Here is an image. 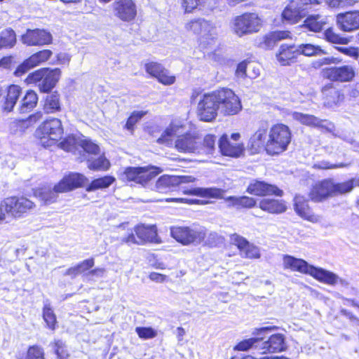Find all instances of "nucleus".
I'll use <instances>...</instances> for the list:
<instances>
[{
    "instance_id": "36",
    "label": "nucleus",
    "mask_w": 359,
    "mask_h": 359,
    "mask_svg": "<svg viewBox=\"0 0 359 359\" xmlns=\"http://www.w3.org/2000/svg\"><path fill=\"white\" fill-rule=\"evenodd\" d=\"M21 94V88L19 86L11 85L8 87V94L4 105L5 110L11 111Z\"/></svg>"
},
{
    "instance_id": "27",
    "label": "nucleus",
    "mask_w": 359,
    "mask_h": 359,
    "mask_svg": "<svg viewBox=\"0 0 359 359\" xmlns=\"http://www.w3.org/2000/svg\"><path fill=\"white\" fill-rule=\"evenodd\" d=\"M191 177H177L163 175L156 181L154 188L153 189L159 193H166L170 189L171 187L177 185L181 182H188L187 179Z\"/></svg>"
},
{
    "instance_id": "29",
    "label": "nucleus",
    "mask_w": 359,
    "mask_h": 359,
    "mask_svg": "<svg viewBox=\"0 0 359 359\" xmlns=\"http://www.w3.org/2000/svg\"><path fill=\"white\" fill-rule=\"evenodd\" d=\"M61 76V71L58 68L53 69L45 68L44 75L41 83H39V90L43 93H47L51 90Z\"/></svg>"
},
{
    "instance_id": "31",
    "label": "nucleus",
    "mask_w": 359,
    "mask_h": 359,
    "mask_svg": "<svg viewBox=\"0 0 359 359\" xmlns=\"http://www.w3.org/2000/svg\"><path fill=\"white\" fill-rule=\"evenodd\" d=\"M259 207L264 211L271 214L282 213L286 210V205L283 201L264 198L260 201Z\"/></svg>"
},
{
    "instance_id": "52",
    "label": "nucleus",
    "mask_w": 359,
    "mask_h": 359,
    "mask_svg": "<svg viewBox=\"0 0 359 359\" xmlns=\"http://www.w3.org/2000/svg\"><path fill=\"white\" fill-rule=\"evenodd\" d=\"M223 242L224 238L222 236H219L215 231H208L207 230L206 238H205V240L202 243L210 246H216L217 245L222 243Z\"/></svg>"
},
{
    "instance_id": "12",
    "label": "nucleus",
    "mask_w": 359,
    "mask_h": 359,
    "mask_svg": "<svg viewBox=\"0 0 359 359\" xmlns=\"http://www.w3.org/2000/svg\"><path fill=\"white\" fill-rule=\"evenodd\" d=\"M321 74L325 79L341 83L351 81L355 76V69L351 65L324 68Z\"/></svg>"
},
{
    "instance_id": "49",
    "label": "nucleus",
    "mask_w": 359,
    "mask_h": 359,
    "mask_svg": "<svg viewBox=\"0 0 359 359\" xmlns=\"http://www.w3.org/2000/svg\"><path fill=\"white\" fill-rule=\"evenodd\" d=\"M79 140L80 139H76L74 136H69L60 143V147L67 151L75 152L79 149Z\"/></svg>"
},
{
    "instance_id": "64",
    "label": "nucleus",
    "mask_w": 359,
    "mask_h": 359,
    "mask_svg": "<svg viewBox=\"0 0 359 359\" xmlns=\"http://www.w3.org/2000/svg\"><path fill=\"white\" fill-rule=\"evenodd\" d=\"M94 259L93 258L85 259L77 264L81 273L86 272L94 266Z\"/></svg>"
},
{
    "instance_id": "43",
    "label": "nucleus",
    "mask_w": 359,
    "mask_h": 359,
    "mask_svg": "<svg viewBox=\"0 0 359 359\" xmlns=\"http://www.w3.org/2000/svg\"><path fill=\"white\" fill-rule=\"evenodd\" d=\"M59 192L55 191V188L53 190L49 188H41L36 191L35 194L46 204L53 203L56 201L57 194Z\"/></svg>"
},
{
    "instance_id": "18",
    "label": "nucleus",
    "mask_w": 359,
    "mask_h": 359,
    "mask_svg": "<svg viewBox=\"0 0 359 359\" xmlns=\"http://www.w3.org/2000/svg\"><path fill=\"white\" fill-rule=\"evenodd\" d=\"M260 354L267 353L281 352L286 349L285 336L282 334H274L270 336L267 340L260 339Z\"/></svg>"
},
{
    "instance_id": "38",
    "label": "nucleus",
    "mask_w": 359,
    "mask_h": 359,
    "mask_svg": "<svg viewBox=\"0 0 359 359\" xmlns=\"http://www.w3.org/2000/svg\"><path fill=\"white\" fill-rule=\"evenodd\" d=\"M226 201L230 202L229 206L239 208H250L256 205V201L251 197L248 196H229L225 199Z\"/></svg>"
},
{
    "instance_id": "45",
    "label": "nucleus",
    "mask_w": 359,
    "mask_h": 359,
    "mask_svg": "<svg viewBox=\"0 0 359 359\" xmlns=\"http://www.w3.org/2000/svg\"><path fill=\"white\" fill-rule=\"evenodd\" d=\"M16 42L15 34L12 29H5L0 33V48L13 47Z\"/></svg>"
},
{
    "instance_id": "59",
    "label": "nucleus",
    "mask_w": 359,
    "mask_h": 359,
    "mask_svg": "<svg viewBox=\"0 0 359 359\" xmlns=\"http://www.w3.org/2000/svg\"><path fill=\"white\" fill-rule=\"evenodd\" d=\"M205 0H183L182 7L184 8L185 12L191 13L201 6Z\"/></svg>"
},
{
    "instance_id": "11",
    "label": "nucleus",
    "mask_w": 359,
    "mask_h": 359,
    "mask_svg": "<svg viewBox=\"0 0 359 359\" xmlns=\"http://www.w3.org/2000/svg\"><path fill=\"white\" fill-rule=\"evenodd\" d=\"M6 213L15 217H20L34 207V203L25 197H9L1 202Z\"/></svg>"
},
{
    "instance_id": "60",
    "label": "nucleus",
    "mask_w": 359,
    "mask_h": 359,
    "mask_svg": "<svg viewBox=\"0 0 359 359\" xmlns=\"http://www.w3.org/2000/svg\"><path fill=\"white\" fill-rule=\"evenodd\" d=\"M358 0H326L327 4L332 8L351 6Z\"/></svg>"
},
{
    "instance_id": "51",
    "label": "nucleus",
    "mask_w": 359,
    "mask_h": 359,
    "mask_svg": "<svg viewBox=\"0 0 359 359\" xmlns=\"http://www.w3.org/2000/svg\"><path fill=\"white\" fill-rule=\"evenodd\" d=\"M147 114V111H135L132 113L130 117L128 118L127 122L126 123L125 128L130 130L133 131L134 129V126L145 115Z\"/></svg>"
},
{
    "instance_id": "42",
    "label": "nucleus",
    "mask_w": 359,
    "mask_h": 359,
    "mask_svg": "<svg viewBox=\"0 0 359 359\" xmlns=\"http://www.w3.org/2000/svg\"><path fill=\"white\" fill-rule=\"evenodd\" d=\"M52 54L53 53L50 50H41L31 55L28 58V63L29 62L32 67H35L47 61L51 57Z\"/></svg>"
},
{
    "instance_id": "21",
    "label": "nucleus",
    "mask_w": 359,
    "mask_h": 359,
    "mask_svg": "<svg viewBox=\"0 0 359 359\" xmlns=\"http://www.w3.org/2000/svg\"><path fill=\"white\" fill-rule=\"evenodd\" d=\"M247 192L250 194L264 196L274 194L281 196L283 191L277 187L266 183L263 181L253 180L247 188Z\"/></svg>"
},
{
    "instance_id": "28",
    "label": "nucleus",
    "mask_w": 359,
    "mask_h": 359,
    "mask_svg": "<svg viewBox=\"0 0 359 359\" xmlns=\"http://www.w3.org/2000/svg\"><path fill=\"white\" fill-rule=\"evenodd\" d=\"M219 149L222 155L231 157H238L243 151V145L238 143H231L227 135H223L219 140Z\"/></svg>"
},
{
    "instance_id": "4",
    "label": "nucleus",
    "mask_w": 359,
    "mask_h": 359,
    "mask_svg": "<svg viewBox=\"0 0 359 359\" xmlns=\"http://www.w3.org/2000/svg\"><path fill=\"white\" fill-rule=\"evenodd\" d=\"M262 26V20L255 13H245L236 16L231 21V28L239 37L258 32Z\"/></svg>"
},
{
    "instance_id": "56",
    "label": "nucleus",
    "mask_w": 359,
    "mask_h": 359,
    "mask_svg": "<svg viewBox=\"0 0 359 359\" xmlns=\"http://www.w3.org/2000/svg\"><path fill=\"white\" fill-rule=\"evenodd\" d=\"M44 72L45 68H42L29 74L26 79L27 83L29 84L41 83Z\"/></svg>"
},
{
    "instance_id": "10",
    "label": "nucleus",
    "mask_w": 359,
    "mask_h": 359,
    "mask_svg": "<svg viewBox=\"0 0 359 359\" xmlns=\"http://www.w3.org/2000/svg\"><path fill=\"white\" fill-rule=\"evenodd\" d=\"M219 108L214 91L205 94L199 100L197 105V116L201 121L210 122L217 116Z\"/></svg>"
},
{
    "instance_id": "40",
    "label": "nucleus",
    "mask_w": 359,
    "mask_h": 359,
    "mask_svg": "<svg viewBox=\"0 0 359 359\" xmlns=\"http://www.w3.org/2000/svg\"><path fill=\"white\" fill-rule=\"evenodd\" d=\"M60 109L59 95L55 93L47 95L43 107L44 111L47 114H52L60 111Z\"/></svg>"
},
{
    "instance_id": "54",
    "label": "nucleus",
    "mask_w": 359,
    "mask_h": 359,
    "mask_svg": "<svg viewBox=\"0 0 359 359\" xmlns=\"http://www.w3.org/2000/svg\"><path fill=\"white\" fill-rule=\"evenodd\" d=\"M53 348L58 359H67L68 351L65 344L61 340H56L53 344Z\"/></svg>"
},
{
    "instance_id": "55",
    "label": "nucleus",
    "mask_w": 359,
    "mask_h": 359,
    "mask_svg": "<svg viewBox=\"0 0 359 359\" xmlns=\"http://www.w3.org/2000/svg\"><path fill=\"white\" fill-rule=\"evenodd\" d=\"M164 67L158 62H151L145 65V70L151 76L157 78Z\"/></svg>"
},
{
    "instance_id": "5",
    "label": "nucleus",
    "mask_w": 359,
    "mask_h": 359,
    "mask_svg": "<svg viewBox=\"0 0 359 359\" xmlns=\"http://www.w3.org/2000/svg\"><path fill=\"white\" fill-rule=\"evenodd\" d=\"M214 93L219 111L224 116H233L242 110L241 100L232 90L222 88Z\"/></svg>"
},
{
    "instance_id": "61",
    "label": "nucleus",
    "mask_w": 359,
    "mask_h": 359,
    "mask_svg": "<svg viewBox=\"0 0 359 359\" xmlns=\"http://www.w3.org/2000/svg\"><path fill=\"white\" fill-rule=\"evenodd\" d=\"M337 49L339 52L355 59H357L359 56L358 49L354 47H337Z\"/></svg>"
},
{
    "instance_id": "3",
    "label": "nucleus",
    "mask_w": 359,
    "mask_h": 359,
    "mask_svg": "<svg viewBox=\"0 0 359 359\" xmlns=\"http://www.w3.org/2000/svg\"><path fill=\"white\" fill-rule=\"evenodd\" d=\"M171 236L183 245H198L205 240L207 229L201 226H175L170 228Z\"/></svg>"
},
{
    "instance_id": "39",
    "label": "nucleus",
    "mask_w": 359,
    "mask_h": 359,
    "mask_svg": "<svg viewBox=\"0 0 359 359\" xmlns=\"http://www.w3.org/2000/svg\"><path fill=\"white\" fill-rule=\"evenodd\" d=\"M38 101V96L33 90L27 91L21 101L20 111L21 113H26L36 107Z\"/></svg>"
},
{
    "instance_id": "46",
    "label": "nucleus",
    "mask_w": 359,
    "mask_h": 359,
    "mask_svg": "<svg viewBox=\"0 0 359 359\" xmlns=\"http://www.w3.org/2000/svg\"><path fill=\"white\" fill-rule=\"evenodd\" d=\"M259 342H260L259 338H250L245 339L238 343L235 348L242 351H248L250 348H253L257 350L258 353H260V346Z\"/></svg>"
},
{
    "instance_id": "35",
    "label": "nucleus",
    "mask_w": 359,
    "mask_h": 359,
    "mask_svg": "<svg viewBox=\"0 0 359 359\" xmlns=\"http://www.w3.org/2000/svg\"><path fill=\"white\" fill-rule=\"evenodd\" d=\"M83 160H86L88 168L93 170L104 171L107 170L110 167L109 160L103 156L98 157L97 159H93V156L91 158H87L84 156Z\"/></svg>"
},
{
    "instance_id": "13",
    "label": "nucleus",
    "mask_w": 359,
    "mask_h": 359,
    "mask_svg": "<svg viewBox=\"0 0 359 359\" xmlns=\"http://www.w3.org/2000/svg\"><path fill=\"white\" fill-rule=\"evenodd\" d=\"M112 14L123 22L133 20L137 15V7L133 0H116L111 4Z\"/></svg>"
},
{
    "instance_id": "26",
    "label": "nucleus",
    "mask_w": 359,
    "mask_h": 359,
    "mask_svg": "<svg viewBox=\"0 0 359 359\" xmlns=\"http://www.w3.org/2000/svg\"><path fill=\"white\" fill-rule=\"evenodd\" d=\"M294 210L302 218L313 223L320 221V217L313 213L307 201L302 196L294 197Z\"/></svg>"
},
{
    "instance_id": "8",
    "label": "nucleus",
    "mask_w": 359,
    "mask_h": 359,
    "mask_svg": "<svg viewBox=\"0 0 359 359\" xmlns=\"http://www.w3.org/2000/svg\"><path fill=\"white\" fill-rule=\"evenodd\" d=\"M184 29L187 32L205 39H212L217 35L216 24L202 18L187 21L184 25Z\"/></svg>"
},
{
    "instance_id": "20",
    "label": "nucleus",
    "mask_w": 359,
    "mask_h": 359,
    "mask_svg": "<svg viewBox=\"0 0 359 359\" xmlns=\"http://www.w3.org/2000/svg\"><path fill=\"white\" fill-rule=\"evenodd\" d=\"M269 127L266 123H262L249 140L248 146L255 153L264 149L266 151Z\"/></svg>"
},
{
    "instance_id": "16",
    "label": "nucleus",
    "mask_w": 359,
    "mask_h": 359,
    "mask_svg": "<svg viewBox=\"0 0 359 359\" xmlns=\"http://www.w3.org/2000/svg\"><path fill=\"white\" fill-rule=\"evenodd\" d=\"M230 241L239 249L241 257L247 259L260 258L259 248L250 243L243 236L233 233L230 236Z\"/></svg>"
},
{
    "instance_id": "6",
    "label": "nucleus",
    "mask_w": 359,
    "mask_h": 359,
    "mask_svg": "<svg viewBox=\"0 0 359 359\" xmlns=\"http://www.w3.org/2000/svg\"><path fill=\"white\" fill-rule=\"evenodd\" d=\"M134 232L122 238L121 243L128 245H143L147 243H161V240L158 236L157 229L155 225L139 224L135 226Z\"/></svg>"
},
{
    "instance_id": "30",
    "label": "nucleus",
    "mask_w": 359,
    "mask_h": 359,
    "mask_svg": "<svg viewBox=\"0 0 359 359\" xmlns=\"http://www.w3.org/2000/svg\"><path fill=\"white\" fill-rule=\"evenodd\" d=\"M298 55L299 51L297 46L283 44L276 57L282 65H287L293 62Z\"/></svg>"
},
{
    "instance_id": "50",
    "label": "nucleus",
    "mask_w": 359,
    "mask_h": 359,
    "mask_svg": "<svg viewBox=\"0 0 359 359\" xmlns=\"http://www.w3.org/2000/svg\"><path fill=\"white\" fill-rule=\"evenodd\" d=\"M324 36L327 41L333 43L347 44L349 42V39L348 38L340 36L334 33L332 29H327L325 32Z\"/></svg>"
},
{
    "instance_id": "47",
    "label": "nucleus",
    "mask_w": 359,
    "mask_h": 359,
    "mask_svg": "<svg viewBox=\"0 0 359 359\" xmlns=\"http://www.w3.org/2000/svg\"><path fill=\"white\" fill-rule=\"evenodd\" d=\"M299 55L302 54L306 56H313L323 53V50L318 46H314L311 43L301 44L297 46Z\"/></svg>"
},
{
    "instance_id": "62",
    "label": "nucleus",
    "mask_w": 359,
    "mask_h": 359,
    "mask_svg": "<svg viewBox=\"0 0 359 359\" xmlns=\"http://www.w3.org/2000/svg\"><path fill=\"white\" fill-rule=\"evenodd\" d=\"M248 62L243 61L238 65L236 75L237 77L243 79L248 76Z\"/></svg>"
},
{
    "instance_id": "14",
    "label": "nucleus",
    "mask_w": 359,
    "mask_h": 359,
    "mask_svg": "<svg viewBox=\"0 0 359 359\" xmlns=\"http://www.w3.org/2000/svg\"><path fill=\"white\" fill-rule=\"evenodd\" d=\"M326 199L351 192L354 187V179L339 182L333 178L323 180Z\"/></svg>"
},
{
    "instance_id": "9",
    "label": "nucleus",
    "mask_w": 359,
    "mask_h": 359,
    "mask_svg": "<svg viewBox=\"0 0 359 359\" xmlns=\"http://www.w3.org/2000/svg\"><path fill=\"white\" fill-rule=\"evenodd\" d=\"M162 172L156 167H129L127 168L123 172V177L127 181L134 182L143 186L156 177Z\"/></svg>"
},
{
    "instance_id": "48",
    "label": "nucleus",
    "mask_w": 359,
    "mask_h": 359,
    "mask_svg": "<svg viewBox=\"0 0 359 359\" xmlns=\"http://www.w3.org/2000/svg\"><path fill=\"white\" fill-rule=\"evenodd\" d=\"M216 137L212 135H208L204 137L203 147L199 148V153L212 154L215 150Z\"/></svg>"
},
{
    "instance_id": "22",
    "label": "nucleus",
    "mask_w": 359,
    "mask_h": 359,
    "mask_svg": "<svg viewBox=\"0 0 359 359\" xmlns=\"http://www.w3.org/2000/svg\"><path fill=\"white\" fill-rule=\"evenodd\" d=\"M88 179L79 173H71L63 179L56 185L55 190L57 192H67L72 191L77 187L82 186Z\"/></svg>"
},
{
    "instance_id": "41",
    "label": "nucleus",
    "mask_w": 359,
    "mask_h": 359,
    "mask_svg": "<svg viewBox=\"0 0 359 359\" xmlns=\"http://www.w3.org/2000/svg\"><path fill=\"white\" fill-rule=\"evenodd\" d=\"M309 196L314 202H321L326 200L323 180L318 181L313 185Z\"/></svg>"
},
{
    "instance_id": "25",
    "label": "nucleus",
    "mask_w": 359,
    "mask_h": 359,
    "mask_svg": "<svg viewBox=\"0 0 359 359\" xmlns=\"http://www.w3.org/2000/svg\"><path fill=\"white\" fill-rule=\"evenodd\" d=\"M311 266L304 259L296 258L288 255L283 256V266L285 269L309 275Z\"/></svg>"
},
{
    "instance_id": "17",
    "label": "nucleus",
    "mask_w": 359,
    "mask_h": 359,
    "mask_svg": "<svg viewBox=\"0 0 359 359\" xmlns=\"http://www.w3.org/2000/svg\"><path fill=\"white\" fill-rule=\"evenodd\" d=\"M291 115L293 119L299 121L302 124L318 128L326 132L331 133L334 128V125L331 122H329L327 120L320 119L313 115L297 111L292 112Z\"/></svg>"
},
{
    "instance_id": "1",
    "label": "nucleus",
    "mask_w": 359,
    "mask_h": 359,
    "mask_svg": "<svg viewBox=\"0 0 359 359\" xmlns=\"http://www.w3.org/2000/svg\"><path fill=\"white\" fill-rule=\"evenodd\" d=\"M176 137L175 148L182 152L199 153V138L189 131V125L186 121L173 120L161 137L158 139L159 143H167L168 138Z\"/></svg>"
},
{
    "instance_id": "2",
    "label": "nucleus",
    "mask_w": 359,
    "mask_h": 359,
    "mask_svg": "<svg viewBox=\"0 0 359 359\" xmlns=\"http://www.w3.org/2000/svg\"><path fill=\"white\" fill-rule=\"evenodd\" d=\"M292 140V132L290 128L283 123L273 125L269 130L266 143V152L270 155H276L287 149Z\"/></svg>"
},
{
    "instance_id": "24",
    "label": "nucleus",
    "mask_w": 359,
    "mask_h": 359,
    "mask_svg": "<svg viewBox=\"0 0 359 359\" xmlns=\"http://www.w3.org/2000/svg\"><path fill=\"white\" fill-rule=\"evenodd\" d=\"M337 21L340 29L344 32L358 29H359V11L338 14Z\"/></svg>"
},
{
    "instance_id": "7",
    "label": "nucleus",
    "mask_w": 359,
    "mask_h": 359,
    "mask_svg": "<svg viewBox=\"0 0 359 359\" xmlns=\"http://www.w3.org/2000/svg\"><path fill=\"white\" fill-rule=\"evenodd\" d=\"M63 134L62 122L58 118L45 121L36 130V135L44 146H49L61 139Z\"/></svg>"
},
{
    "instance_id": "53",
    "label": "nucleus",
    "mask_w": 359,
    "mask_h": 359,
    "mask_svg": "<svg viewBox=\"0 0 359 359\" xmlns=\"http://www.w3.org/2000/svg\"><path fill=\"white\" fill-rule=\"evenodd\" d=\"M135 332L140 338L144 339H152L157 335V332L151 327H137Z\"/></svg>"
},
{
    "instance_id": "44",
    "label": "nucleus",
    "mask_w": 359,
    "mask_h": 359,
    "mask_svg": "<svg viewBox=\"0 0 359 359\" xmlns=\"http://www.w3.org/2000/svg\"><path fill=\"white\" fill-rule=\"evenodd\" d=\"M43 318L46 326L51 330H54L57 325L56 316L49 304H46L43 308Z\"/></svg>"
},
{
    "instance_id": "37",
    "label": "nucleus",
    "mask_w": 359,
    "mask_h": 359,
    "mask_svg": "<svg viewBox=\"0 0 359 359\" xmlns=\"http://www.w3.org/2000/svg\"><path fill=\"white\" fill-rule=\"evenodd\" d=\"M116 179L113 176L106 175L93 180L86 187L87 191H94L97 189L108 188L111 186Z\"/></svg>"
},
{
    "instance_id": "58",
    "label": "nucleus",
    "mask_w": 359,
    "mask_h": 359,
    "mask_svg": "<svg viewBox=\"0 0 359 359\" xmlns=\"http://www.w3.org/2000/svg\"><path fill=\"white\" fill-rule=\"evenodd\" d=\"M27 359H45L42 348L38 346L30 347L27 351Z\"/></svg>"
},
{
    "instance_id": "32",
    "label": "nucleus",
    "mask_w": 359,
    "mask_h": 359,
    "mask_svg": "<svg viewBox=\"0 0 359 359\" xmlns=\"http://www.w3.org/2000/svg\"><path fill=\"white\" fill-rule=\"evenodd\" d=\"M327 22V18L319 14L311 15L304 21L303 27L311 32L321 31Z\"/></svg>"
},
{
    "instance_id": "15",
    "label": "nucleus",
    "mask_w": 359,
    "mask_h": 359,
    "mask_svg": "<svg viewBox=\"0 0 359 359\" xmlns=\"http://www.w3.org/2000/svg\"><path fill=\"white\" fill-rule=\"evenodd\" d=\"M307 8L299 0H290L282 12V18L290 24H296L306 16Z\"/></svg>"
},
{
    "instance_id": "57",
    "label": "nucleus",
    "mask_w": 359,
    "mask_h": 359,
    "mask_svg": "<svg viewBox=\"0 0 359 359\" xmlns=\"http://www.w3.org/2000/svg\"><path fill=\"white\" fill-rule=\"evenodd\" d=\"M156 79L160 83L164 85H171L175 81V76L171 75L165 68Z\"/></svg>"
},
{
    "instance_id": "34",
    "label": "nucleus",
    "mask_w": 359,
    "mask_h": 359,
    "mask_svg": "<svg viewBox=\"0 0 359 359\" xmlns=\"http://www.w3.org/2000/svg\"><path fill=\"white\" fill-rule=\"evenodd\" d=\"M190 194L199 196L202 197H208L212 198H223L224 190L215 187L210 188H194L188 191Z\"/></svg>"
},
{
    "instance_id": "19",
    "label": "nucleus",
    "mask_w": 359,
    "mask_h": 359,
    "mask_svg": "<svg viewBox=\"0 0 359 359\" xmlns=\"http://www.w3.org/2000/svg\"><path fill=\"white\" fill-rule=\"evenodd\" d=\"M22 40L27 46H43L51 43L52 36L45 29H29L22 36Z\"/></svg>"
},
{
    "instance_id": "33",
    "label": "nucleus",
    "mask_w": 359,
    "mask_h": 359,
    "mask_svg": "<svg viewBox=\"0 0 359 359\" xmlns=\"http://www.w3.org/2000/svg\"><path fill=\"white\" fill-rule=\"evenodd\" d=\"M79 146L83 152L80 156L81 161H84L83 160L84 156L87 158H91L93 156H97L100 154L99 146L88 139L79 140Z\"/></svg>"
},
{
    "instance_id": "23",
    "label": "nucleus",
    "mask_w": 359,
    "mask_h": 359,
    "mask_svg": "<svg viewBox=\"0 0 359 359\" xmlns=\"http://www.w3.org/2000/svg\"><path fill=\"white\" fill-rule=\"evenodd\" d=\"M309 275L319 282L330 285H336L338 283L341 284L344 283V280L333 272L323 268L316 267L313 265L311 266Z\"/></svg>"
},
{
    "instance_id": "63",
    "label": "nucleus",
    "mask_w": 359,
    "mask_h": 359,
    "mask_svg": "<svg viewBox=\"0 0 359 359\" xmlns=\"http://www.w3.org/2000/svg\"><path fill=\"white\" fill-rule=\"evenodd\" d=\"M260 74L259 67L253 62H248V77L250 79L257 78Z\"/></svg>"
}]
</instances>
